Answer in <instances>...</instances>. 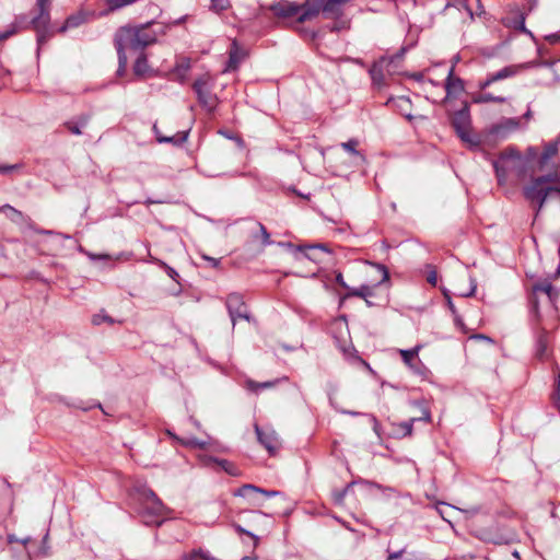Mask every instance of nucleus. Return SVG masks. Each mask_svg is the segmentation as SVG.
Instances as JSON below:
<instances>
[{
    "label": "nucleus",
    "instance_id": "obj_1",
    "mask_svg": "<svg viewBox=\"0 0 560 560\" xmlns=\"http://www.w3.org/2000/svg\"><path fill=\"white\" fill-rule=\"evenodd\" d=\"M155 42V35L147 26L121 27L116 33L115 45L118 52V74H121L128 62V54H141L150 44Z\"/></svg>",
    "mask_w": 560,
    "mask_h": 560
},
{
    "label": "nucleus",
    "instance_id": "obj_2",
    "mask_svg": "<svg viewBox=\"0 0 560 560\" xmlns=\"http://www.w3.org/2000/svg\"><path fill=\"white\" fill-rule=\"evenodd\" d=\"M498 182L504 185L511 176L521 179L526 174V159L514 148H509L501 153L499 159L493 163Z\"/></svg>",
    "mask_w": 560,
    "mask_h": 560
},
{
    "label": "nucleus",
    "instance_id": "obj_3",
    "mask_svg": "<svg viewBox=\"0 0 560 560\" xmlns=\"http://www.w3.org/2000/svg\"><path fill=\"white\" fill-rule=\"evenodd\" d=\"M135 493L140 503V510L147 524L160 525L162 516H164L166 508L159 499L155 492L145 483L135 486Z\"/></svg>",
    "mask_w": 560,
    "mask_h": 560
},
{
    "label": "nucleus",
    "instance_id": "obj_4",
    "mask_svg": "<svg viewBox=\"0 0 560 560\" xmlns=\"http://www.w3.org/2000/svg\"><path fill=\"white\" fill-rule=\"evenodd\" d=\"M37 7L39 13L32 21L34 28L37 32V40L43 44L47 38L51 36L49 32V7L50 0H37Z\"/></svg>",
    "mask_w": 560,
    "mask_h": 560
},
{
    "label": "nucleus",
    "instance_id": "obj_5",
    "mask_svg": "<svg viewBox=\"0 0 560 560\" xmlns=\"http://www.w3.org/2000/svg\"><path fill=\"white\" fill-rule=\"evenodd\" d=\"M209 78H200L194 83V91L197 94L199 103L209 112H212L218 103V98L211 91Z\"/></svg>",
    "mask_w": 560,
    "mask_h": 560
},
{
    "label": "nucleus",
    "instance_id": "obj_6",
    "mask_svg": "<svg viewBox=\"0 0 560 560\" xmlns=\"http://www.w3.org/2000/svg\"><path fill=\"white\" fill-rule=\"evenodd\" d=\"M520 128V118H503L489 128L488 135L489 137H492L493 140H503Z\"/></svg>",
    "mask_w": 560,
    "mask_h": 560
},
{
    "label": "nucleus",
    "instance_id": "obj_7",
    "mask_svg": "<svg viewBox=\"0 0 560 560\" xmlns=\"http://www.w3.org/2000/svg\"><path fill=\"white\" fill-rule=\"evenodd\" d=\"M421 349L422 345H417L411 349H399V354L402 362L412 373L418 375H424L427 373V368L419 358V352Z\"/></svg>",
    "mask_w": 560,
    "mask_h": 560
},
{
    "label": "nucleus",
    "instance_id": "obj_8",
    "mask_svg": "<svg viewBox=\"0 0 560 560\" xmlns=\"http://www.w3.org/2000/svg\"><path fill=\"white\" fill-rule=\"evenodd\" d=\"M226 307H228L233 326H235L236 320L238 318L249 320V315L247 313V308L243 301L242 295H240L237 293L230 294L226 299Z\"/></svg>",
    "mask_w": 560,
    "mask_h": 560
},
{
    "label": "nucleus",
    "instance_id": "obj_9",
    "mask_svg": "<svg viewBox=\"0 0 560 560\" xmlns=\"http://www.w3.org/2000/svg\"><path fill=\"white\" fill-rule=\"evenodd\" d=\"M453 126L459 138L471 144H476L469 132V115L467 110H459L453 117Z\"/></svg>",
    "mask_w": 560,
    "mask_h": 560
},
{
    "label": "nucleus",
    "instance_id": "obj_10",
    "mask_svg": "<svg viewBox=\"0 0 560 560\" xmlns=\"http://www.w3.org/2000/svg\"><path fill=\"white\" fill-rule=\"evenodd\" d=\"M235 497L245 499L252 506H261L264 503L260 488L254 485H244L234 492Z\"/></svg>",
    "mask_w": 560,
    "mask_h": 560
},
{
    "label": "nucleus",
    "instance_id": "obj_11",
    "mask_svg": "<svg viewBox=\"0 0 560 560\" xmlns=\"http://www.w3.org/2000/svg\"><path fill=\"white\" fill-rule=\"evenodd\" d=\"M255 432L260 444H262L269 453H273L279 447L278 435L272 429L261 430L258 424H255Z\"/></svg>",
    "mask_w": 560,
    "mask_h": 560
},
{
    "label": "nucleus",
    "instance_id": "obj_12",
    "mask_svg": "<svg viewBox=\"0 0 560 560\" xmlns=\"http://www.w3.org/2000/svg\"><path fill=\"white\" fill-rule=\"evenodd\" d=\"M270 11L278 18H292L300 13L301 7L294 2L282 0L271 4Z\"/></svg>",
    "mask_w": 560,
    "mask_h": 560
},
{
    "label": "nucleus",
    "instance_id": "obj_13",
    "mask_svg": "<svg viewBox=\"0 0 560 560\" xmlns=\"http://www.w3.org/2000/svg\"><path fill=\"white\" fill-rule=\"evenodd\" d=\"M301 7L298 22L304 23L313 20L322 12V0H306Z\"/></svg>",
    "mask_w": 560,
    "mask_h": 560
},
{
    "label": "nucleus",
    "instance_id": "obj_14",
    "mask_svg": "<svg viewBox=\"0 0 560 560\" xmlns=\"http://www.w3.org/2000/svg\"><path fill=\"white\" fill-rule=\"evenodd\" d=\"M246 56L247 51L244 48H242L236 40H233L229 52V61L224 71H232L237 69V67L246 58Z\"/></svg>",
    "mask_w": 560,
    "mask_h": 560
},
{
    "label": "nucleus",
    "instance_id": "obj_15",
    "mask_svg": "<svg viewBox=\"0 0 560 560\" xmlns=\"http://www.w3.org/2000/svg\"><path fill=\"white\" fill-rule=\"evenodd\" d=\"M517 70L518 68L515 66L505 67L499 70L498 72L490 74L485 81L479 82V88L481 90H486L495 81L513 77L514 74H516Z\"/></svg>",
    "mask_w": 560,
    "mask_h": 560
},
{
    "label": "nucleus",
    "instance_id": "obj_16",
    "mask_svg": "<svg viewBox=\"0 0 560 560\" xmlns=\"http://www.w3.org/2000/svg\"><path fill=\"white\" fill-rule=\"evenodd\" d=\"M343 0H322V12L327 19H339L342 15Z\"/></svg>",
    "mask_w": 560,
    "mask_h": 560
},
{
    "label": "nucleus",
    "instance_id": "obj_17",
    "mask_svg": "<svg viewBox=\"0 0 560 560\" xmlns=\"http://www.w3.org/2000/svg\"><path fill=\"white\" fill-rule=\"evenodd\" d=\"M389 63L390 60L385 57L373 63L370 69V74L374 84L382 85L384 83V70L389 66Z\"/></svg>",
    "mask_w": 560,
    "mask_h": 560
},
{
    "label": "nucleus",
    "instance_id": "obj_18",
    "mask_svg": "<svg viewBox=\"0 0 560 560\" xmlns=\"http://www.w3.org/2000/svg\"><path fill=\"white\" fill-rule=\"evenodd\" d=\"M153 131L159 143H172L174 145H180L184 142H186L188 138L187 131L177 132L170 137L163 136L162 132L159 130L156 124L153 126Z\"/></svg>",
    "mask_w": 560,
    "mask_h": 560
},
{
    "label": "nucleus",
    "instance_id": "obj_19",
    "mask_svg": "<svg viewBox=\"0 0 560 560\" xmlns=\"http://www.w3.org/2000/svg\"><path fill=\"white\" fill-rule=\"evenodd\" d=\"M444 90L447 95L458 94L464 90L463 81L459 78L454 77V66H452L446 73Z\"/></svg>",
    "mask_w": 560,
    "mask_h": 560
},
{
    "label": "nucleus",
    "instance_id": "obj_20",
    "mask_svg": "<svg viewBox=\"0 0 560 560\" xmlns=\"http://www.w3.org/2000/svg\"><path fill=\"white\" fill-rule=\"evenodd\" d=\"M287 380H288L287 377H282V378H277L275 381H268V382H261V383L248 380V381H246V388L254 393H257L260 389H268V388L275 387L280 382L287 381Z\"/></svg>",
    "mask_w": 560,
    "mask_h": 560
},
{
    "label": "nucleus",
    "instance_id": "obj_21",
    "mask_svg": "<svg viewBox=\"0 0 560 560\" xmlns=\"http://www.w3.org/2000/svg\"><path fill=\"white\" fill-rule=\"evenodd\" d=\"M416 421H431V415L428 409L422 410V416L417 418H411L409 421L402 422L400 428L404 430V435H411L412 433V424Z\"/></svg>",
    "mask_w": 560,
    "mask_h": 560
},
{
    "label": "nucleus",
    "instance_id": "obj_22",
    "mask_svg": "<svg viewBox=\"0 0 560 560\" xmlns=\"http://www.w3.org/2000/svg\"><path fill=\"white\" fill-rule=\"evenodd\" d=\"M89 117L81 116L78 120H70L66 122V128L73 135H81L82 129L88 126Z\"/></svg>",
    "mask_w": 560,
    "mask_h": 560
},
{
    "label": "nucleus",
    "instance_id": "obj_23",
    "mask_svg": "<svg viewBox=\"0 0 560 560\" xmlns=\"http://www.w3.org/2000/svg\"><path fill=\"white\" fill-rule=\"evenodd\" d=\"M474 102L478 104L482 103H505L506 98L504 96H495L489 92L481 91L480 93L474 96Z\"/></svg>",
    "mask_w": 560,
    "mask_h": 560
},
{
    "label": "nucleus",
    "instance_id": "obj_24",
    "mask_svg": "<svg viewBox=\"0 0 560 560\" xmlns=\"http://www.w3.org/2000/svg\"><path fill=\"white\" fill-rule=\"evenodd\" d=\"M149 71V65L143 52L138 54L136 62L133 65V72L136 75H144Z\"/></svg>",
    "mask_w": 560,
    "mask_h": 560
},
{
    "label": "nucleus",
    "instance_id": "obj_25",
    "mask_svg": "<svg viewBox=\"0 0 560 560\" xmlns=\"http://www.w3.org/2000/svg\"><path fill=\"white\" fill-rule=\"evenodd\" d=\"M534 292H542L545 293L550 301H553L555 296H557V292L555 291L552 284L550 282H541L534 285Z\"/></svg>",
    "mask_w": 560,
    "mask_h": 560
},
{
    "label": "nucleus",
    "instance_id": "obj_26",
    "mask_svg": "<svg viewBox=\"0 0 560 560\" xmlns=\"http://www.w3.org/2000/svg\"><path fill=\"white\" fill-rule=\"evenodd\" d=\"M348 295L366 299L372 295V289L366 284H363L360 288H349Z\"/></svg>",
    "mask_w": 560,
    "mask_h": 560
},
{
    "label": "nucleus",
    "instance_id": "obj_27",
    "mask_svg": "<svg viewBox=\"0 0 560 560\" xmlns=\"http://www.w3.org/2000/svg\"><path fill=\"white\" fill-rule=\"evenodd\" d=\"M83 16L82 15H72V16H69L65 24L59 28V32L60 33H63L66 32L68 28H73V27H77L79 25H81L83 23Z\"/></svg>",
    "mask_w": 560,
    "mask_h": 560
},
{
    "label": "nucleus",
    "instance_id": "obj_28",
    "mask_svg": "<svg viewBox=\"0 0 560 560\" xmlns=\"http://www.w3.org/2000/svg\"><path fill=\"white\" fill-rule=\"evenodd\" d=\"M358 144H359V142L355 139H351V140H349L347 142H342L341 147L347 152L351 153L352 155H354L359 160L363 161L364 160L363 155L357 150V145Z\"/></svg>",
    "mask_w": 560,
    "mask_h": 560
},
{
    "label": "nucleus",
    "instance_id": "obj_29",
    "mask_svg": "<svg viewBox=\"0 0 560 560\" xmlns=\"http://www.w3.org/2000/svg\"><path fill=\"white\" fill-rule=\"evenodd\" d=\"M547 346H548L547 339H546L545 335H541L537 341V347H536V355L539 359H542L544 357H546Z\"/></svg>",
    "mask_w": 560,
    "mask_h": 560
},
{
    "label": "nucleus",
    "instance_id": "obj_30",
    "mask_svg": "<svg viewBox=\"0 0 560 560\" xmlns=\"http://www.w3.org/2000/svg\"><path fill=\"white\" fill-rule=\"evenodd\" d=\"M0 210L13 221H18L22 218V212L18 211L16 209L9 205H4L3 207H1Z\"/></svg>",
    "mask_w": 560,
    "mask_h": 560
},
{
    "label": "nucleus",
    "instance_id": "obj_31",
    "mask_svg": "<svg viewBox=\"0 0 560 560\" xmlns=\"http://www.w3.org/2000/svg\"><path fill=\"white\" fill-rule=\"evenodd\" d=\"M443 295L444 298L446 299V303H447V306L448 308L451 310V312L453 313V315L455 316V322L457 324L460 323V318L456 315V308H455V305L451 299V294H450V291L447 289H443Z\"/></svg>",
    "mask_w": 560,
    "mask_h": 560
},
{
    "label": "nucleus",
    "instance_id": "obj_32",
    "mask_svg": "<svg viewBox=\"0 0 560 560\" xmlns=\"http://www.w3.org/2000/svg\"><path fill=\"white\" fill-rule=\"evenodd\" d=\"M218 463L228 474L235 476L237 474L236 468L228 460L209 459Z\"/></svg>",
    "mask_w": 560,
    "mask_h": 560
},
{
    "label": "nucleus",
    "instance_id": "obj_33",
    "mask_svg": "<svg viewBox=\"0 0 560 560\" xmlns=\"http://www.w3.org/2000/svg\"><path fill=\"white\" fill-rule=\"evenodd\" d=\"M523 156L526 159V164L529 165L538 156V150L534 147H529L526 150L525 155H523Z\"/></svg>",
    "mask_w": 560,
    "mask_h": 560
},
{
    "label": "nucleus",
    "instance_id": "obj_34",
    "mask_svg": "<svg viewBox=\"0 0 560 560\" xmlns=\"http://www.w3.org/2000/svg\"><path fill=\"white\" fill-rule=\"evenodd\" d=\"M211 1V9L215 12H220L228 8L229 0H210Z\"/></svg>",
    "mask_w": 560,
    "mask_h": 560
},
{
    "label": "nucleus",
    "instance_id": "obj_35",
    "mask_svg": "<svg viewBox=\"0 0 560 560\" xmlns=\"http://www.w3.org/2000/svg\"><path fill=\"white\" fill-rule=\"evenodd\" d=\"M104 322H107L109 324H113V319L107 316L106 314H103V313H100V314H95L93 317H92V323L94 325H101L102 323Z\"/></svg>",
    "mask_w": 560,
    "mask_h": 560
},
{
    "label": "nucleus",
    "instance_id": "obj_36",
    "mask_svg": "<svg viewBox=\"0 0 560 560\" xmlns=\"http://www.w3.org/2000/svg\"><path fill=\"white\" fill-rule=\"evenodd\" d=\"M158 264L165 269V271H166V273H167V276L170 278H172L173 280L177 281V278L179 276H178L177 271L174 268H172L171 266L166 265L165 262H163L161 260H158Z\"/></svg>",
    "mask_w": 560,
    "mask_h": 560
},
{
    "label": "nucleus",
    "instance_id": "obj_37",
    "mask_svg": "<svg viewBox=\"0 0 560 560\" xmlns=\"http://www.w3.org/2000/svg\"><path fill=\"white\" fill-rule=\"evenodd\" d=\"M183 444L187 445V446H191V447H198V448H205V446H206V442L199 441L195 438L187 439V440L183 441Z\"/></svg>",
    "mask_w": 560,
    "mask_h": 560
},
{
    "label": "nucleus",
    "instance_id": "obj_38",
    "mask_svg": "<svg viewBox=\"0 0 560 560\" xmlns=\"http://www.w3.org/2000/svg\"><path fill=\"white\" fill-rule=\"evenodd\" d=\"M553 402H555L556 407L558 408V410L560 411V375L558 376V380H557L556 390L553 394Z\"/></svg>",
    "mask_w": 560,
    "mask_h": 560
},
{
    "label": "nucleus",
    "instance_id": "obj_39",
    "mask_svg": "<svg viewBox=\"0 0 560 560\" xmlns=\"http://www.w3.org/2000/svg\"><path fill=\"white\" fill-rule=\"evenodd\" d=\"M427 281L431 284V285H436L438 283V272L435 269L431 268L428 273H427Z\"/></svg>",
    "mask_w": 560,
    "mask_h": 560
},
{
    "label": "nucleus",
    "instance_id": "obj_40",
    "mask_svg": "<svg viewBox=\"0 0 560 560\" xmlns=\"http://www.w3.org/2000/svg\"><path fill=\"white\" fill-rule=\"evenodd\" d=\"M259 230L261 233L262 244L269 245L271 243L270 241V234L267 232L266 228L259 223Z\"/></svg>",
    "mask_w": 560,
    "mask_h": 560
},
{
    "label": "nucleus",
    "instance_id": "obj_41",
    "mask_svg": "<svg viewBox=\"0 0 560 560\" xmlns=\"http://www.w3.org/2000/svg\"><path fill=\"white\" fill-rule=\"evenodd\" d=\"M370 264L372 266H374L375 268H377L382 272V281L388 280L389 275H388V270L386 269L385 266H383L381 264H372V262H370Z\"/></svg>",
    "mask_w": 560,
    "mask_h": 560
},
{
    "label": "nucleus",
    "instance_id": "obj_42",
    "mask_svg": "<svg viewBox=\"0 0 560 560\" xmlns=\"http://www.w3.org/2000/svg\"><path fill=\"white\" fill-rule=\"evenodd\" d=\"M260 494L262 495V499H265L276 497L279 494V492L275 490H265L260 488Z\"/></svg>",
    "mask_w": 560,
    "mask_h": 560
},
{
    "label": "nucleus",
    "instance_id": "obj_43",
    "mask_svg": "<svg viewBox=\"0 0 560 560\" xmlns=\"http://www.w3.org/2000/svg\"><path fill=\"white\" fill-rule=\"evenodd\" d=\"M370 418V421L372 422L373 424V430L374 432L376 433L377 436H381V433H380V423L377 421V419L374 417V416H369Z\"/></svg>",
    "mask_w": 560,
    "mask_h": 560
},
{
    "label": "nucleus",
    "instance_id": "obj_44",
    "mask_svg": "<svg viewBox=\"0 0 560 560\" xmlns=\"http://www.w3.org/2000/svg\"><path fill=\"white\" fill-rule=\"evenodd\" d=\"M200 559V550L198 551H192L188 555H185L183 557V560H199Z\"/></svg>",
    "mask_w": 560,
    "mask_h": 560
},
{
    "label": "nucleus",
    "instance_id": "obj_45",
    "mask_svg": "<svg viewBox=\"0 0 560 560\" xmlns=\"http://www.w3.org/2000/svg\"><path fill=\"white\" fill-rule=\"evenodd\" d=\"M546 39L551 44L560 43V34L559 33L550 34V35L546 36Z\"/></svg>",
    "mask_w": 560,
    "mask_h": 560
},
{
    "label": "nucleus",
    "instance_id": "obj_46",
    "mask_svg": "<svg viewBox=\"0 0 560 560\" xmlns=\"http://www.w3.org/2000/svg\"><path fill=\"white\" fill-rule=\"evenodd\" d=\"M470 284H471V288H470L469 292L468 293H463L462 294L463 296H471V295L475 294L476 289H477V284H476L475 279H470Z\"/></svg>",
    "mask_w": 560,
    "mask_h": 560
},
{
    "label": "nucleus",
    "instance_id": "obj_47",
    "mask_svg": "<svg viewBox=\"0 0 560 560\" xmlns=\"http://www.w3.org/2000/svg\"><path fill=\"white\" fill-rule=\"evenodd\" d=\"M235 528H236V530H237L238 533H241V534H246V535H248V536L253 537V538L255 539V545L257 544L258 538H257L254 534H252V533H249V532L245 530V529H244L243 527H241L240 525H237Z\"/></svg>",
    "mask_w": 560,
    "mask_h": 560
},
{
    "label": "nucleus",
    "instance_id": "obj_48",
    "mask_svg": "<svg viewBox=\"0 0 560 560\" xmlns=\"http://www.w3.org/2000/svg\"><path fill=\"white\" fill-rule=\"evenodd\" d=\"M336 281H337V282H338V284H340L342 288H345V289H348V290H349V287H348V285H347V283L345 282L343 277H342V275H341V273H338V275L336 276Z\"/></svg>",
    "mask_w": 560,
    "mask_h": 560
},
{
    "label": "nucleus",
    "instance_id": "obj_49",
    "mask_svg": "<svg viewBox=\"0 0 560 560\" xmlns=\"http://www.w3.org/2000/svg\"><path fill=\"white\" fill-rule=\"evenodd\" d=\"M202 258H203V259H206V260H208V261H210V264H211L213 267H218V265H219V260H218V259H215V258H212V257H209V256H206V255H203V256H202Z\"/></svg>",
    "mask_w": 560,
    "mask_h": 560
},
{
    "label": "nucleus",
    "instance_id": "obj_50",
    "mask_svg": "<svg viewBox=\"0 0 560 560\" xmlns=\"http://www.w3.org/2000/svg\"><path fill=\"white\" fill-rule=\"evenodd\" d=\"M398 102V106L402 109L405 106H407L409 104V101L405 97H399L397 100Z\"/></svg>",
    "mask_w": 560,
    "mask_h": 560
},
{
    "label": "nucleus",
    "instance_id": "obj_51",
    "mask_svg": "<svg viewBox=\"0 0 560 560\" xmlns=\"http://www.w3.org/2000/svg\"><path fill=\"white\" fill-rule=\"evenodd\" d=\"M14 33V31H7L0 34V42L7 39L9 36H11Z\"/></svg>",
    "mask_w": 560,
    "mask_h": 560
},
{
    "label": "nucleus",
    "instance_id": "obj_52",
    "mask_svg": "<svg viewBox=\"0 0 560 560\" xmlns=\"http://www.w3.org/2000/svg\"><path fill=\"white\" fill-rule=\"evenodd\" d=\"M342 27H345V23H341V24H337V23H336V24H334V25L331 26V28H330V30H331L332 32H338V31H340Z\"/></svg>",
    "mask_w": 560,
    "mask_h": 560
},
{
    "label": "nucleus",
    "instance_id": "obj_53",
    "mask_svg": "<svg viewBox=\"0 0 560 560\" xmlns=\"http://www.w3.org/2000/svg\"><path fill=\"white\" fill-rule=\"evenodd\" d=\"M91 259H104L107 258V255H95V254H89Z\"/></svg>",
    "mask_w": 560,
    "mask_h": 560
},
{
    "label": "nucleus",
    "instance_id": "obj_54",
    "mask_svg": "<svg viewBox=\"0 0 560 560\" xmlns=\"http://www.w3.org/2000/svg\"><path fill=\"white\" fill-rule=\"evenodd\" d=\"M427 83H429V84H431L433 86H436V88H441L442 86L441 82H435V81H433L431 79H429Z\"/></svg>",
    "mask_w": 560,
    "mask_h": 560
},
{
    "label": "nucleus",
    "instance_id": "obj_55",
    "mask_svg": "<svg viewBox=\"0 0 560 560\" xmlns=\"http://www.w3.org/2000/svg\"><path fill=\"white\" fill-rule=\"evenodd\" d=\"M436 510H438V512L440 513V515L443 517V520L448 521V520L445 517V515H444V511L440 508V505H438V506H436Z\"/></svg>",
    "mask_w": 560,
    "mask_h": 560
},
{
    "label": "nucleus",
    "instance_id": "obj_56",
    "mask_svg": "<svg viewBox=\"0 0 560 560\" xmlns=\"http://www.w3.org/2000/svg\"><path fill=\"white\" fill-rule=\"evenodd\" d=\"M413 78L418 81H422L423 79V74L422 73H418V74H415Z\"/></svg>",
    "mask_w": 560,
    "mask_h": 560
},
{
    "label": "nucleus",
    "instance_id": "obj_57",
    "mask_svg": "<svg viewBox=\"0 0 560 560\" xmlns=\"http://www.w3.org/2000/svg\"><path fill=\"white\" fill-rule=\"evenodd\" d=\"M8 539H9V542L18 541V539H16V538H15V536H13V535H10V536L8 537Z\"/></svg>",
    "mask_w": 560,
    "mask_h": 560
},
{
    "label": "nucleus",
    "instance_id": "obj_58",
    "mask_svg": "<svg viewBox=\"0 0 560 560\" xmlns=\"http://www.w3.org/2000/svg\"><path fill=\"white\" fill-rule=\"evenodd\" d=\"M530 116H532L530 110H527V113L524 115V117H525L526 119H529V118H530Z\"/></svg>",
    "mask_w": 560,
    "mask_h": 560
},
{
    "label": "nucleus",
    "instance_id": "obj_59",
    "mask_svg": "<svg viewBox=\"0 0 560 560\" xmlns=\"http://www.w3.org/2000/svg\"><path fill=\"white\" fill-rule=\"evenodd\" d=\"M28 541H30V537H27V538H25V539L21 540V542H22V544H24V545H25V544H27Z\"/></svg>",
    "mask_w": 560,
    "mask_h": 560
},
{
    "label": "nucleus",
    "instance_id": "obj_60",
    "mask_svg": "<svg viewBox=\"0 0 560 560\" xmlns=\"http://www.w3.org/2000/svg\"><path fill=\"white\" fill-rule=\"evenodd\" d=\"M405 116H406V118H407L408 120H411V119H412V116H411L410 114H405Z\"/></svg>",
    "mask_w": 560,
    "mask_h": 560
},
{
    "label": "nucleus",
    "instance_id": "obj_61",
    "mask_svg": "<svg viewBox=\"0 0 560 560\" xmlns=\"http://www.w3.org/2000/svg\"><path fill=\"white\" fill-rule=\"evenodd\" d=\"M242 560H255V559L250 558V557H244Z\"/></svg>",
    "mask_w": 560,
    "mask_h": 560
},
{
    "label": "nucleus",
    "instance_id": "obj_62",
    "mask_svg": "<svg viewBox=\"0 0 560 560\" xmlns=\"http://www.w3.org/2000/svg\"><path fill=\"white\" fill-rule=\"evenodd\" d=\"M478 338H482V339H488L489 340V338L483 336V335H479Z\"/></svg>",
    "mask_w": 560,
    "mask_h": 560
},
{
    "label": "nucleus",
    "instance_id": "obj_63",
    "mask_svg": "<svg viewBox=\"0 0 560 560\" xmlns=\"http://www.w3.org/2000/svg\"><path fill=\"white\" fill-rule=\"evenodd\" d=\"M43 233H45V234H51L52 232H51V231H44Z\"/></svg>",
    "mask_w": 560,
    "mask_h": 560
},
{
    "label": "nucleus",
    "instance_id": "obj_64",
    "mask_svg": "<svg viewBox=\"0 0 560 560\" xmlns=\"http://www.w3.org/2000/svg\"><path fill=\"white\" fill-rule=\"evenodd\" d=\"M345 2H348L349 0H343Z\"/></svg>",
    "mask_w": 560,
    "mask_h": 560
}]
</instances>
